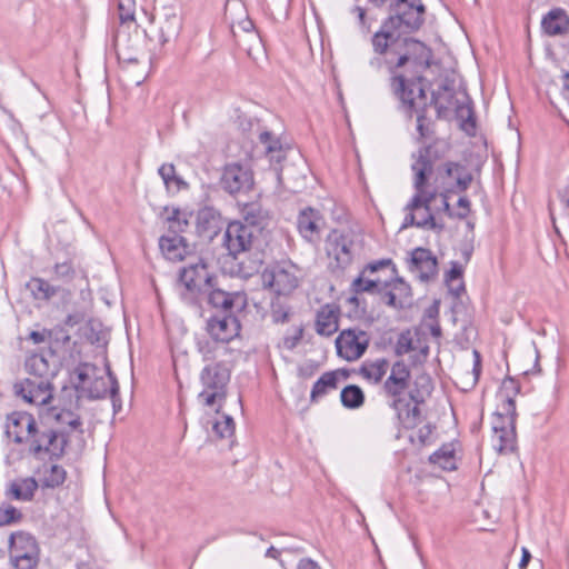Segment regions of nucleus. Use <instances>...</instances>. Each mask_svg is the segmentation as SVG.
I'll return each instance as SVG.
<instances>
[{"label": "nucleus", "instance_id": "f257e3e1", "mask_svg": "<svg viewBox=\"0 0 569 569\" xmlns=\"http://www.w3.org/2000/svg\"><path fill=\"white\" fill-rule=\"evenodd\" d=\"M425 14L422 0H389V16L370 40L373 56L368 61L369 70L389 77L391 92L410 118L417 98L426 100L420 83L432 58L425 42L410 37L423 26Z\"/></svg>", "mask_w": 569, "mask_h": 569}, {"label": "nucleus", "instance_id": "f03ea898", "mask_svg": "<svg viewBox=\"0 0 569 569\" xmlns=\"http://www.w3.org/2000/svg\"><path fill=\"white\" fill-rule=\"evenodd\" d=\"M382 391L390 399L398 421L405 429H415L422 421L421 406L433 391V381L426 373H419L411 383V371L403 360L396 361L382 385Z\"/></svg>", "mask_w": 569, "mask_h": 569}, {"label": "nucleus", "instance_id": "7ed1b4c3", "mask_svg": "<svg viewBox=\"0 0 569 569\" xmlns=\"http://www.w3.org/2000/svg\"><path fill=\"white\" fill-rule=\"evenodd\" d=\"M61 363L44 351V349L26 352L23 370L26 377L18 379L12 391L17 399L34 407L49 406L54 396V379L59 375Z\"/></svg>", "mask_w": 569, "mask_h": 569}, {"label": "nucleus", "instance_id": "20e7f679", "mask_svg": "<svg viewBox=\"0 0 569 569\" xmlns=\"http://www.w3.org/2000/svg\"><path fill=\"white\" fill-rule=\"evenodd\" d=\"M431 147L419 150L417 160L411 169L415 172L413 187L416 193L407 203L405 210L408 212L405 217L402 228L417 227L429 230L442 231L443 223H438L431 212V202L438 194L436 189L428 190L427 182L430 178L433 163L430 157Z\"/></svg>", "mask_w": 569, "mask_h": 569}, {"label": "nucleus", "instance_id": "39448f33", "mask_svg": "<svg viewBox=\"0 0 569 569\" xmlns=\"http://www.w3.org/2000/svg\"><path fill=\"white\" fill-rule=\"evenodd\" d=\"M69 431L54 429L44 420H40L27 446L28 453L36 459L49 461L60 460L69 445Z\"/></svg>", "mask_w": 569, "mask_h": 569}, {"label": "nucleus", "instance_id": "423d86ee", "mask_svg": "<svg viewBox=\"0 0 569 569\" xmlns=\"http://www.w3.org/2000/svg\"><path fill=\"white\" fill-rule=\"evenodd\" d=\"M230 377V369L221 361L204 366L199 375L202 387L197 397L199 403L209 408L216 407V412L219 413L227 399Z\"/></svg>", "mask_w": 569, "mask_h": 569}, {"label": "nucleus", "instance_id": "0eeeda50", "mask_svg": "<svg viewBox=\"0 0 569 569\" xmlns=\"http://www.w3.org/2000/svg\"><path fill=\"white\" fill-rule=\"evenodd\" d=\"M325 250L329 271L341 276L351 266L357 253L355 233L351 230L333 229L325 240Z\"/></svg>", "mask_w": 569, "mask_h": 569}, {"label": "nucleus", "instance_id": "6e6552de", "mask_svg": "<svg viewBox=\"0 0 569 569\" xmlns=\"http://www.w3.org/2000/svg\"><path fill=\"white\" fill-rule=\"evenodd\" d=\"M76 372L79 383H81L89 399H104L109 396L113 407L117 406V402H120L119 383L116 375L109 367L107 368L106 376H98L99 369L89 363L81 365L77 368Z\"/></svg>", "mask_w": 569, "mask_h": 569}, {"label": "nucleus", "instance_id": "1a4fd4ad", "mask_svg": "<svg viewBox=\"0 0 569 569\" xmlns=\"http://www.w3.org/2000/svg\"><path fill=\"white\" fill-rule=\"evenodd\" d=\"M262 284L278 297L290 296L303 278L302 269L290 260L277 262L262 272Z\"/></svg>", "mask_w": 569, "mask_h": 569}, {"label": "nucleus", "instance_id": "9d476101", "mask_svg": "<svg viewBox=\"0 0 569 569\" xmlns=\"http://www.w3.org/2000/svg\"><path fill=\"white\" fill-rule=\"evenodd\" d=\"M216 278L209 273L208 266L202 259L183 267L179 272V284L184 288L182 298L193 302L198 296L206 295L214 284Z\"/></svg>", "mask_w": 569, "mask_h": 569}, {"label": "nucleus", "instance_id": "9b49d317", "mask_svg": "<svg viewBox=\"0 0 569 569\" xmlns=\"http://www.w3.org/2000/svg\"><path fill=\"white\" fill-rule=\"evenodd\" d=\"M220 186L232 197L248 194L254 186L253 171L239 162L228 163L222 170Z\"/></svg>", "mask_w": 569, "mask_h": 569}, {"label": "nucleus", "instance_id": "f8f14e48", "mask_svg": "<svg viewBox=\"0 0 569 569\" xmlns=\"http://www.w3.org/2000/svg\"><path fill=\"white\" fill-rule=\"evenodd\" d=\"M10 559L17 569H33L39 562V548L36 539L24 532L10 536Z\"/></svg>", "mask_w": 569, "mask_h": 569}, {"label": "nucleus", "instance_id": "ddd939ff", "mask_svg": "<svg viewBox=\"0 0 569 569\" xmlns=\"http://www.w3.org/2000/svg\"><path fill=\"white\" fill-rule=\"evenodd\" d=\"M208 305L220 316H238L248 306L244 291H226L213 284L206 293Z\"/></svg>", "mask_w": 569, "mask_h": 569}, {"label": "nucleus", "instance_id": "4468645a", "mask_svg": "<svg viewBox=\"0 0 569 569\" xmlns=\"http://www.w3.org/2000/svg\"><path fill=\"white\" fill-rule=\"evenodd\" d=\"M256 239L257 232L252 226L242 221H232L224 231L223 244L229 254L237 259L239 254L251 250Z\"/></svg>", "mask_w": 569, "mask_h": 569}, {"label": "nucleus", "instance_id": "2eb2a0df", "mask_svg": "<svg viewBox=\"0 0 569 569\" xmlns=\"http://www.w3.org/2000/svg\"><path fill=\"white\" fill-rule=\"evenodd\" d=\"M370 343L368 333L358 328L342 330L336 339L337 355L347 360L356 361L363 356Z\"/></svg>", "mask_w": 569, "mask_h": 569}, {"label": "nucleus", "instance_id": "dca6fc26", "mask_svg": "<svg viewBox=\"0 0 569 569\" xmlns=\"http://www.w3.org/2000/svg\"><path fill=\"white\" fill-rule=\"evenodd\" d=\"M204 329L209 338L227 345L240 336L241 323L238 316L212 315L207 319Z\"/></svg>", "mask_w": 569, "mask_h": 569}, {"label": "nucleus", "instance_id": "f3484780", "mask_svg": "<svg viewBox=\"0 0 569 569\" xmlns=\"http://www.w3.org/2000/svg\"><path fill=\"white\" fill-rule=\"evenodd\" d=\"M39 421L24 411H14L7 417L6 435L17 445H27Z\"/></svg>", "mask_w": 569, "mask_h": 569}, {"label": "nucleus", "instance_id": "a211bd4d", "mask_svg": "<svg viewBox=\"0 0 569 569\" xmlns=\"http://www.w3.org/2000/svg\"><path fill=\"white\" fill-rule=\"evenodd\" d=\"M446 179L455 180V184L447 188L448 191L465 192L470 187L473 177L466 166L455 161H447L438 167L436 182L439 183V187H445Z\"/></svg>", "mask_w": 569, "mask_h": 569}, {"label": "nucleus", "instance_id": "6ab92c4d", "mask_svg": "<svg viewBox=\"0 0 569 569\" xmlns=\"http://www.w3.org/2000/svg\"><path fill=\"white\" fill-rule=\"evenodd\" d=\"M326 221L321 212L315 208L302 209L297 217V229L300 236L309 243H318Z\"/></svg>", "mask_w": 569, "mask_h": 569}, {"label": "nucleus", "instance_id": "aec40b11", "mask_svg": "<svg viewBox=\"0 0 569 569\" xmlns=\"http://www.w3.org/2000/svg\"><path fill=\"white\" fill-rule=\"evenodd\" d=\"M44 419L46 422L54 423V429H64L69 431V437L72 432L83 435V422L79 413L71 409H66L59 406H46Z\"/></svg>", "mask_w": 569, "mask_h": 569}, {"label": "nucleus", "instance_id": "412c9836", "mask_svg": "<svg viewBox=\"0 0 569 569\" xmlns=\"http://www.w3.org/2000/svg\"><path fill=\"white\" fill-rule=\"evenodd\" d=\"M409 269L416 272L421 281H429L438 274L437 257L430 249L415 248L410 253Z\"/></svg>", "mask_w": 569, "mask_h": 569}, {"label": "nucleus", "instance_id": "4be33fe9", "mask_svg": "<svg viewBox=\"0 0 569 569\" xmlns=\"http://www.w3.org/2000/svg\"><path fill=\"white\" fill-rule=\"evenodd\" d=\"M222 229V217L213 207H203L197 212L196 232L203 240L211 241Z\"/></svg>", "mask_w": 569, "mask_h": 569}, {"label": "nucleus", "instance_id": "5701e85b", "mask_svg": "<svg viewBox=\"0 0 569 569\" xmlns=\"http://www.w3.org/2000/svg\"><path fill=\"white\" fill-rule=\"evenodd\" d=\"M159 248L164 258L173 262H180L193 253V247L181 234L160 237Z\"/></svg>", "mask_w": 569, "mask_h": 569}, {"label": "nucleus", "instance_id": "b1692460", "mask_svg": "<svg viewBox=\"0 0 569 569\" xmlns=\"http://www.w3.org/2000/svg\"><path fill=\"white\" fill-rule=\"evenodd\" d=\"M542 31L550 37L563 36L569 32V16L562 8H553L541 19Z\"/></svg>", "mask_w": 569, "mask_h": 569}, {"label": "nucleus", "instance_id": "393cba45", "mask_svg": "<svg viewBox=\"0 0 569 569\" xmlns=\"http://www.w3.org/2000/svg\"><path fill=\"white\" fill-rule=\"evenodd\" d=\"M71 336L62 325H56L49 329L48 347L44 351L50 358H59L70 348Z\"/></svg>", "mask_w": 569, "mask_h": 569}, {"label": "nucleus", "instance_id": "a878e982", "mask_svg": "<svg viewBox=\"0 0 569 569\" xmlns=\"http://www.w3.org/2000/svg\"><path fill=\"white\" fill-rule=\"evenodd\" d=\"M517 417L516 401L512 397H509L507 400H503L500 409L492 416V432H497L502 429L505 430L507 428L516 429Z\"/></svg>", "mask_w": 569, "mask_h": 569}, {"label": "nucleus", "instance_id": "bb28decb", "mask_svg": "<svg viewBox=\"0 0 569 569\" xmlns=\"http://www.w3.org/2000/svg\"><path fill=\"white\" fill-rule=\"evenodd\" d=\"M339 310L326 305L317 312L316 331L320 336L330 337L337 332L339 325Z\"/></svg>", "mask_w": 569, "mask_h": 569}, {"label": "nucleus", "instance_id": "cd10ccee", "mask_svg": "<svg viewBox=\"0 0 569 569\" xmlns=\"http://www.w3.org/2000/svg\"><path fill=\"white\" fill-rule=\"evenodd\" d=\"M259 142L264 147V153L271 162L279 163L286 158V149L279 137L269 130H262L258 134Z\"/></svg>", "mask_w": 569, "mask_h": 569}, {"label": "nucleus", "instance_id": "c85d7f7f", "mask_svg": "<svg viewBox=\"0 0 569 569\" xmlns=\"http://www.w3.org/2000/svg\"><path fill=\"white\" fill-rule=\"evenodd\" d=\"M491 445L499 455H510L517 450L516 429L507 428L492 432Z\"/></svg>", "mask_w": 569, "mask_h": 569}, {"label": "nucleus", "instance_id": "c756f323", "mask_svg": "<svg viewBox=\"0 0 569 569\" xmlns=\"http://www.w3.org/2000/svg\"><path fill=\"white\" fill-rule=\"evenodd\" d=\"M26 288L30 291L34 300L49 301L58 295L60 287L49 283L40 277H32L27 283Z\"/></svg>", "mask_w": 569, "mask_h": 569}, {"label": "nucleus", "instance_id": "7c9ffc66", "mask_svg": "<svg viewBox=\"0 0 569 569\" xmlns=\"http://www.w3.org/2000/svg\"><path fill=\"white\" fill-rule=\"evenodd\" d=\"M39 485L32 477L12 481L9 485L7 495L16 500L30 501L32 500Z\"/></svg>", "mask_w": 569, "mask_h": 569}, {"label": "nucleus", "instance_id": "2f4dec72", "mask_svg": "<svg viewBox=\"0 0 569 569\" xmlns=\"http://www.w3.org/2000/svg\"><path fill=\"white\" fill-rule=\"evenodd\" d=\"M429 462L445 471H453L458 468L456 450L452 443H445L429 457Z\"/></svg>", "mask_w": 569, "mask_h": 569}, {"label": "nucleus", "instance_id": "473e14b6", "mask_svg": "<svg viewBox=\"0 0 569 569\" xmlns=\"http://www.w3.org/2000/svg\"><path fill=\"white\" fill-rule=\"evenodd\" d=\"M338 388L337 378L333 373L323 372L313 383L310 392V402L318 403L323 397Z\"/></svg>", "mask_w": 569, "mask_h": 569}, {"label": "nucleus", "instance_id": "72a5a7b5", "mask_svg": "<svg viewBox=\"0 0 569 569\" xmlns=\"http://www.w3.org/2000/svg\"><path fill=\"white\" fill-rule=\"evenodd\" d=\"M389 369V362L385 358L377 359L375 361H365L360 367V375L372 383H379L382 381Z\"/></svg>", "mask_w": 569, "mask_h": 569}, {"label": "nucleus", "instance_id": "f704fd0d", "mask_svg": "<svg viewBox=\"0 0 569 569\" xmlns=\"http://www.w3.org/2000/svg\"><path fill=\"white\" fill-rule=\"evenodd\" d=\"M365 392L357 385H348L340 392L341 405L347 409H359L365 403Z\"/></svg>", "mask_w": 569, "mask_h": 569}, {"label": "nucleus", "instance_id": "c9c22d12", "mask_svg": "<svg viewBox=\"0 0 569 569\" xmlns=\"http://www.w3.org/2000/svg\"><path fill=\"white\" fill-rule=\"evenodd\" d=\"M182 22L177 14L167 16L159 27V40L162 44L176 39L181 30Z\"/></svg>", "mask_w": 569, "mask_h": 569}, {"label": "nucleus", "instance_id": "e433bc0d", "mask_svg": "<svg viewBox=\"0 0 569 569\" xmlns=\"http://www.w3.org/2000/svg\"><path fill=\"white\" fill-rule=\"evenodd\" d=\"M455 112L457 119L461 121V128L467 131H473L476 129V119L473 114V108L470 101H455Z\"/></svg>", "mask_w": 569, "mask_h": 569}, {"label": "nucleus", "instance_id": "4c0bfd02", "mask_svg": "<svg viewBox=\"0 0 569 569\" xmlns=\"http://www.w3.org/2000/svg\"><path fill=\"white\" fill-rule=\"evenodd\" d=\"M67 478V471L59 465H51L43 471L41 485L44 488L54 489L63 485Z\"/></svg>", "mask_w": 569, "mask_h": 569}, {"label": "nucleus", "instance_id": "58836bf2", "mask_svg": "<svg viewBox=\"0 0 569 569\" xmlns=\"http://www.w3.org/2000/svg\"><path fill=\"white\" fill-rule=\"evenodd\" d=\"M243 222L252 226L258 233L264 226L266 216L257 203L246 204L242 209Z\"/></svg>", "mask_w": 569, "mask_h": 569}, {"label": "nucleus", "instance_id": "ea45409f", "mask_svg": "<svg viewBox=\"0 0 569 569\" xmlns=\"http://www.w3.org/2000/svg\"><path fill=\"white\" fill-rule=\"evenodd\" d=\"M164 211L168 212L167 221L169 223V233L168 234H180L184 232L189 226V221L187 219V214L182 212L178 208H172L171 210L166 207Z\"/></svg>", "mask_w": 569, "mask_h": 569}, {"label": "nucleus", "instance_id": "a19ab883", "mask_svg": "<svg viewBox=\"0 0 569 569\" xmlns=\"http://www.w3.org/2000/svg\"><path fill=\"white\" fill-rule=\"evenodd\" d=\"M158 173L168 189L173 186L179 191L188 187L187 182L176 173L173 163H163Z\"/></svg>", "mask_w": 569, "mask_h": 569}, {"label": "nucleus", "instance_id": "79ce46f5", "mask_svg": "<svg viewBox=\"0 0 569 569\" xmlns=\"http://www.w3.org/2000/svg\"><path fill=\"white\" fill-rule=\"evenodd\" d=\"M234 421L231 416L221 415V418L216 420L212 426V431L216 437L220 439H229L234 433Z\"/></svg>", "mask_w": 569, "mask_h": 569}, {"label": "nucleus", "instance_id": "37998d69", "mask_svg": "<svg viewBox=\"0 0 569 569\" xmlns=\"http://www.w3.org/2000/svg\"><path fill=\"white\" fill-rule=\"evenodd\" d=\"M449 92V104L452 103V100L455 99V93L450 90L448 84H441L438 90L432 91L431 93V104L435 106L437 110V116L439 119L447 118L449 113V106H445L440 102L441 92Z\"/></svg>", "mask_w": 569, "mask_h": 569}, {"label": "nucleus", "instance_id": "c03bdc74", "mask_svg": "<svg viewBox=\"0 0 569 569\" xmlns=\"http://www.w3.org/2000/svg\"><path fill=\"white\" fill-rule=\"evenodd\" d=\"M271 319L274 323H286L290 319V307L277 296L271 301Z\"/></svg>", "mask_w": 569, "mask_h": 569}, {"label": "nucleus", "instance_id": "a18cd8bd", "mask_svg": "<svg viewBox=\"0 0 569 569\" xmlns=\"http://www.w3.org/2000/svg\"><path fill=\"white\" fill-rule=\"evenodd\" d=\"M363 274H365V271H362L360 273V276L357 277L352 281L351 291L355 292L356 295L363 293V292L375 293V292L379 291L378 287L380 284V281L372 280V279H365Z\"/></svg>", "mask_w": 569, "mask_h": 569}, {"label": "nucleus", "instance_id": "49530a36", "mask_svg": "<svg viewBox=\"0 0 569 569\" xmlns=\"http://www.w3.org/2000/svg\"><path fill=\"white\" fill-rule=\"evenodd\" d=\"M219 343L220 342H216L211 338L199 339L197 341V351L201 355L203 361H211L216 358Z\"/></svg>", "mask_w": 569, "mask_h": 569}, {"label": "nucleus", "instance_id": "de8ad7c7", "mask_svg": "<svg viewBox=\"0 0 569 569\" xmlns=\"http://www.w3.org/2000/svg\"><path fill=\"white\" fill-rule=\"evenodd\" d=\"M22 519V513L13 506L0 508V527L17 523Z\"/></svg>", "mask_w": 569, "mask_h": 569}, {"label": "nucleus", "instance_id": "09e8293b", "mask_svg": "<svg viewBox=\"0 0 569 569\" xmlns=\"http://www.w3.org/2000/svg\"><path fill=\"white\" fill-rule=\"evenodd\" d=\"M432 123L430 120H428L426 116V104L423 108L418 112L417 116V131L419 133L420 139H427L430 138L433 133Z\"/></svg>", "mask_w": 569, "mask_h": 569}, {"label": "nucleus", "instance_id": "8fccbe9b", "mask_svg": "<svg viewBox=\"0 0 569 569\" xmlns=\"http://www.w3.org/2000/svg\"><path fill=\"white\" fill-rule=\"evenodd\" d=\"M119 19L122 23L133 21L136 0H118Z\"/></svg>", "mask_w": 569, "mask_h": 569}, {"label": "nucleus", "instance_id": "3c124183", "mask_svg": "<svg viewBox=\"0 0 569 569\" xmlns=\"http://www.w3.org/2000/svg\"><path fill=\"white\" fill-rule=\"evenodd\" d=\"M53 273L57 280L68 282L74 278L76 271L70 261H64L54 264Z\"/></svg>", "mask_w": 569, "mask_h": 569}, {"label": "nucleus", "instance_id": "603ef678", "mask_svg": "<svg viewBox=\"0 0 569 569\" xmlns=\"http://www.w3.org/2000/svg\"><path fill=\"white\" fill-rule=\"evenodd\" d=\"M415 350L410 331L401 332L395 346V353L399 357Z\"/></svg>", "mask_w": 569, "mask_h": 569}, {"label": "nucleus", "instance_id": "864d4df0", "mask_svg": "<svg viewBox=\"0 0 569 569\" xmlns=\"http://www.w3.org/2000/svg\"><path fill=\"white\" fill-rule=\"evenodd\" d=\"M462 277V268L457 262H452L450 270L447 272L446 282L449 284L450 291L455 293V296L459 297L460 290H463V284L460 282L458 288L452 286V282L456 280H460Z\"/></svg>", "mask_w": 569, "mask_h": 569}, {"label": "nucleus", "instance_id": "5fc2aeb1", "mask_svg": "<svg viewBox=\"0 0 569 569\" xmlns=\"http://www.w3.org/2000/svg\"><path fill=\"white\" fill-rule=\"evenodd\" d=\"M519 392V382L516 379L508 377L502 381L499 397L501 398L502 401L507 400V398L509 397H512V399L515 400V396H517Z\"/></svg>", "mask_w": 569, "mask_h": 569}, {"label": "nucleus", "instance_id": "6e6d98bb", "mask_svg": "<svg viewBox=\"0 0 569 569\" xmlns=\"http://www.w3.org/2000/svg\"><path fill=\"white\" fill-rule=\"evenodd\" d=\"M390 287L392 289V291H396L397 293V298L400 300V301H409V303L411 302L410 298H411V288L410 286L405 282L401 278H397L395 279L391 283H390Z\"/></svg>", "mask_w": 569, "mask_h": 569}, {"label": "nucleus", "instance_id": "4d7b16f0", "mask_svg": "<svg viewBox=\"0 0 569 569\" xmlns=\"http://www.w3.org/2000/svg\"><path fill=\"white\" fill-rule=\"evenodd\" d=\"M382 301L389 306V307H392L395 309H402L407 306H409V301H400L398 298H397V293L396 291H392V289L390 288V290L388 291H385L382 293Z\"/></svg>", "mask_w": 569, "mask_h": 569}, {"label": "nucleus", "instance_id": "13d9d810", "mask_svg": "<svg viewBox=\"0 0 569 569\" xmlns=\"http://www.w3.org/2000/svg\"><path fill=\"white\" fill-rule=\"evenodd\" d=\"M302 335H303V329L302 328L295 329V333L292 336H286L283 338V346L287 349L292 350L293 348L297 347V345L302 339Z\"/></svg>", "mask_w": 569, "mask_h": 569}, {"label": "nucleus", "instance_id": "bf43d9fd", "mask_svg": "<svg viewBox=\"0 0 569 569\" xmlns=\"http://www.w3.org/2000/svg\"><path fill=\"white\" fill-rule=\"evenodd\" d=\"M49 338V328H43L42 330H32L29 332L27 339L32 341L34 345H40L44 341H48Z\"/></svg>", "mask_w": 569, "mask_h": 569}, {"label": "nucleus", "instance_id": "052dcab7", "mask_svg": "<svg viewBox=\"0 0 569 569\" xmlns=\"http://www.w3.org/2000/svg\"><path fill=\"white\" fill-rule=\"evenodd\" d=\"M389 266H392V272L395 273L396 267L392 264L391 259H381L378 261L370 262L367 264V267L363 269V271L365 272L366 271L376 272V271L380 270L381 268L389 267Z\"/></svg>", "mask_w": 569, "mask_h": 569}, {"label": "nucleus", "instance_id": "680f3d73", "mask_svg": "<svg viewBox=\"0 0 569 569\" xmlns=\"http://www.w3.org/2000/svg\"><path fill=\"white\" fill-rule=\"evenodd\" d=\"M458 207L461 209L457 213H455V217L458 219H465L470 213V201L467 197H460L457 202Z\"/></svg>", "mask_w": 569, "mask_h": 569}, {"label": "nucleus", "instance_id": "e2e57ef3", "mask_svg": "<svg viewBox=\"0 0 569 569\" xmlns=\"http://www.w3.org/2000/svg\"><path fill=\"white\" fill-rule=\"evenodd\" d=\"M432 433V427L431 425H425L421 428L418 429L416 437L420 445H426Z\"/></svg>", "mask_w": 569, "mask_h": 569}, {"label": "nucleus", "instance_id": "0e129e2a", "mask_svg": "<svg viewBox=\"0 0 569 569\" xmlns=\"http://www.w3.org/2000/svg\"><path fill=\"white\" fill-rule=\"evenodd\" d=\"M473 367H472V375H473V385L478 381L480 373H481V355L478 350H473Z\"/></svg>", "mask_w": 569, "mask_h": 569}, {"label": "nucleus", "instance_id": "69168bd1", "mask_svg": "<svg viewBox=\"0 0 569 569\" xmlns=\"http://www.w3.org/2000/svg\"><path fill=\"white\" fill-rule=\"evenodd\" d=\"M82 320H83V317L80 313H69L64 318L63 323H61V325L64 326V328H67V327L72 328V327L79 325Z\"/></svg>", "mask_w": 569, "mask_h": 569}, {"label": "nucleus", "instance_id": "338daca9", "mask_svg": "<svg viewBox=\"0 0 569 569\" xmlns=\"http://www.w3.org/2000/svg\"><path fill=\"white\" fill-rule=\"evenodd\" d=\"M353 12L357 14V18H358V21H359V24L369 30L370 26L369 23L367 22V16H366V10L362 8V7H359L357 6L355 9H353Z\"/></svg>", "mask_w": 569, "mask_h": 569}, {"label": "nucleus", "instance_id": "774afa93", "mask_svg": "<svg viewBox=\"0 0 569 569\" xmlns=\"http://www.w3.org/2000/svg\"><path fill=\"white\" fill-rule=\"evenodd\" d=\"M296 569H321L318 562L313 561L310 558H303L298 562Z\"/></svg>", "mask_w": 569, "mask_h": 569}]
</instances>
